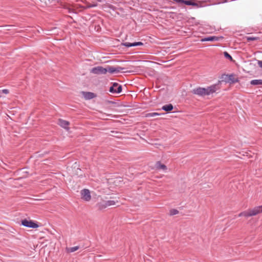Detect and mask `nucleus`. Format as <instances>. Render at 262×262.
Wrapping results in <instances>:
<instances>
[{
  "label": "nucleus",
  "instance_id": "obj_9",
  "mask_svg": "<svg viewBox=\"0 0 262 262\" xmlns=\"http://www.w3.org/2000/svg\"><path fill=\"white\" fill-rule=\"evenodd\" d=\"M219 40V37L212 36H208L206 37L203 38L201 39V41L204 42V41H218Z\"/></svg>",
  "mask_w": 262,
  "mask_h": 262
},
{
  "label": "nucleus",
  "instance_id": "obj_15",
  "mask_svg": "<svg viewBox=\"0 0 262 262\" xmlns=\"http://www.w3.org/2000/svg\"><path fill=\"white\" fill-rule=\"evenodd\" d=\"M221 81H219V83L217 84H219V83H220L221 81H224L226 83H229V80H228V74H222L221 77H220Z\"/></svg>",
  "mask_w": 262,
  "mask_h": 262
},
{
  "label": "nucleus",
  "instance_id": "obj_10",
  "mask_svg": "<svg viewBox=\"0 0 262 262\" xmlns=\"http://www.w3.org/2000/svg\"><path fill=\"white\" fill-rule=\"evenodd\" d=\"M58 124L63 128H68L69 125V122L62 119H59Z\"/></svg>",
  "mask_w": 262,
  "mask_h": 262
},
{
  "label": "nucleus",
  "instance_id": "obj_21",
  "mask_svg": "<svg viewBox=\"0 0 262 262\" xmlns=\"http://www.w3.org/2000/svg\"><path fill=\"white\" fill-rule=\"evenodd\" d=\"M248 41L250 42L253 40H256L259 39L258 37H252V36H248L246 37Z\"/></svg>",
  "mask_w": 262,
  "mask_h": 262
},
{
  "label": "nucleus",
  "instance_id": "obj_12",
  "mask_svg": "<svg viewBox=\"0 0 262 262\" xmlns=\"http://www.w3.org/2000/svg\"><path fill=\"white\" fill-rule=\"evenodd\" d=\"M156 167L157 169H162L165 170L167 169L166 166L163 164H162L160 161H158L156 164Z\"/></svg>",
  "mask_w": 262,
  "mask_h": 262
},
{
  "label": "nucleus",
  "instance_id": "obj_7",
  "mask_svg": "<svg viewBox=\"0 0 262 262\" xmlns=\"http://www.w3.org/2000/svg\"><path fill=\"white\" fill-rule=\"evenodd\" d=\"M121 45L125 46L126 47H127V48H129V47H136V46H142V45H143V43L140 41L134 42L133 43L125 42H122L121 43Z\"/></svg>",
  "mask_w": 262,
  "mask_h": 262
},
{
  "label": "nucleus",
  "instance_id": "obj_24",
  "mask_svg": "<svg viewBox=\"0 0 262 262\" xmlns=\"http://www.w3.org/2000/svg\"><path fill=\"white\" fill-rule=\"evenodd\" d=\"M179 213V211L178 210L173 209L170 210V215H173L177 214Z\"/></svg>",
  "mask_w": 262,
  "mask_h": 262
},
{
  "label": "nucleus",
  "instance_id": "obj_28",
  "mask_svg": "<svg viewBox=\"0 0 262 262\" xmlns=\"http://www.w3.org/2000/svg\"><path fill=\"white\" fill-rule=\"evenodd\" d=\"M258 64L260 68H262V60H261V61L259 60V61H258Z\"/></svg>",
  "mask_w": 262,
  "mask_h": 262
},
{
  "label": "nucleus",
  "instance_id": "obj_20",
  "mask_svg": "<svg viewBox=\"0 0 262 262\" xmlns=\"http://www.w3.org/2000/svg\"><path fill=\"white\" fill-rule=\"evenodd\" d=\"M79 249L78 246H74L68 249V251L70 253L74 252Z\"/></svg>",
  "mask_w": 262,
  "mask_h": 262
},
{
  "label": "nucleus",
  "instance_id": "obj_22",
  "mask_svg": "<svg viewBox=\"0 0 262 262\" xmlns=\"http://www.w3.org/2000/svg\"><path fill=\"white\" fill-rule=\"evenodd\" d=\"M160 114L157 113H149L146 115V117H154L157 116H159Z\"/></svg>",
  "mask_w": 262,
  "mask_h": 262
},
{
  "label": "nucleus",
  "instance_id": "obj_25",
  "mask_svg": "<svg viewBox=\"0 0 262 262\" xmlns=\"http://www.w3.org/2000/svg\"><path fill=\"white\" fill-rule=\"evenodd\" d=\"M116 68V73H119L122 70L125 69V68H122L121 67H119V66H117V67H115Z\"/></svg>",
  "mask_w": 262,
  "mask_h": 262
},
{
  "label": "nucleus",
  "instance_id": "obj_6",
  "mask_svg": "<svg viewBox=\"0 0 262 262\" xmlns=\"http://www.w3.org/2000/svg\"><path fill=\"white\" fill-rule=\"evenodd\" d=\"M250 216H254L257 214L262 212V205L256 206L252 209L249 210Z\"/></svg>",
  "mask_w": 262,
  "mask_h": 262
},
{
  "label": "nucleus",
  "instance_id": "obj_11",
  "mask_svg": "<svg viewBox=\"0 0 262 262\" xmlns=\"http://www.w3.org/2000/svg\"><path fill=\"white\" fill-rule=\"evenodd\" d=\"M228 80L229 83L231 84L237 83L239 81L237 78H234V75L233 74L228 75Z\"/></svg>",
  "mask_w": 262,
  "mask_h": 262
},
{
  "label": "nucleus",
  "instance_id": "obj_8",
  "mask_svg": "<svg viewBox=\"0 0 262 262\" xmlns=\"http://www.w3.org/2000/svg\"><path fill=\"white\" fill-rule=\"evenodd\" d=\"M83 96L86 100H91L96 97V95L92 92H82Z\"/></svg>",
  "mask_w": 262,
  "mask_h": 262
},
{
  "label": "nucleus",
  "instance_id": "obj_18",
  "mask_svg": "<svg viewBox=\"0 0 262 262\" xmlns=\"http://www.w3.org/2000/svg\"><path fill=\"white\" fill-rule=\"evenodd\" d=\"M238 216H245L246 217H250V213H249V210L241 212L238 214Z\"/></svg>",
  "mask_w": 262,
  "mask_h": 262
},
{
  "label": "nucleus",
  "instance_id": "obj_1",
  "mask_svg": "<svg viewBox=\"0 0 262 262\" xmlns=\"http://www.w3.org/2000/svg\"><path fill=\"white\" fill-rule=\"evenodd\" d=\"M219 89L220 86H219V84H214L207 86V88H196L192 90V93L194 95L203 97L212 94Z\"/></svg>",
  "mask_w": 262,
  "mask_h": 262
},
{
  "label": "nucleus",
  "instance_id": "obj_26",
  "mask_svg": "<svg viewBox=\"0 0 262 262\" xmlns=\"http://www.w3.org/2000/svg\"><path fill=\"white\" fill-rule=\"evenodd\" d=\"M9 92V90L8 89H3L2 90H0V94L2 93L5 94H7Z\"/></svg>",
  "mask_w": 262,
  "mask_h": 262
},
{
  "label": "nucleus",
  "instance_id": "obj_23",
  "mask_svg": "<svg viewBox=\"0 0 262 262\" xmlns=\"http://www.w3.org/2000/svg\"><path fill=\"white\" fill-rule=\"evenodd\" d=\"M224 56L226 58L230 60H232V56L227 52H224Z\"/></svg>",
  "mask_w": 262,
  "mask_h": 262
},
{
  "label": "nucleus",
  "instance_id": "obj_17",
  "mask_svg": "<svg viewBox=\"0 0 262 262\" xmlns=\"http://www.w3.org/2000/svg\"><path fill=\"white\" fill-rule=\"evenodd\" d=\"M106 73L107 72L111 74L116 73L115 67L107 66V67H106Z\"/></svg>",
  "mask_w": 262,
  "mask_h": 262
},
{
  "label": "nucleus",
  "instance_id": "obj_27",
  "mask_svg": "<svg viewBox=\"0 0 262 262\" xmlns=\"http://www.w3.org/2000/svg\"><path fill=\"white\" fill-rule=\"evenodd\" d=\"M97 4H90L89 5L87 6V8H93V7H95L97 6Z\"/></svg>",
  "mask_w": 262,
  "mask_h": 262
},
{
  "label": "nucleus",
  "instance_id": "obj_19",
  "mask_svg": "<svg viewBox=\"0 0 262 262\" xmlns=\"http://www.w3.org/2000/svg\"><path fill=\"white\" fill-rule=\"evenodd\" d=\"M105 202L107 207L116 204V202L114 200L105 201Z\"/></svg>",
  "mask_w": 262,
  "mask_h": 262
},
{
  "label": "nucleus",
  "instance_id": "obj_13",
  "mask_svg": "<svg viewBox=\"0 0 262 262\" xmlns=\"http://www.w3.org/2000/svg\"><path fill=\"white\" fill-rule=\"evenodd\" d=\"M96 207L99 210H102L103 209L106 208L107 207H106V205H105V201H102L101 202L98 203L96 204Z\"/></svg>",
  "mask_w": 262,
  "mask_h": 262
},
{
  "label": "nucleus",
  "instance_id": "obj_5",
  "mask_svg": "<svg viewBox=\"0 0 262 262\" xmlns=\"http://www.w3.org/2000/svg\"><path fill=\"white\" fill-rule=\"evenodd\" d=\"M81 199L86 201L89 202L91 199L90 191L88 189H83L80 191Z\"/></svg>",
  "mask_w": 262,
  "mask_h": 262
},
{
  "label": "nucleus",
  "instance_id": "obj_2",
  "mask_svg": "<svg viewBox=\"0 0 262 262\" xmlns=\"http://www.w3.org/2000/svg\"><path fill=\"white\" fill-rule=\"evenodd\" d=\"M90 72L96 75L105 74L106 73V68H103L102 66H97L93 68L91 70Z\"/></svg>",
  "mask_w": 262,
  "mask_h": 262
},
{
  "label": "nucleus",
  "instance_id": "obj_16",
  "mask_svg": "<svg viewBox=\"0 0 262 262\" xmlns=\"http://www.w3.org/2000/svg\"><path fill=\"white\" fill-rule=\"evenodd\" d=\"M250 84L253 85H262V79H254L250 81Z\"/></svg>",
  "mask_w": 262,
  "mask_h": 262
},
{
  "label": "nucleus",
  "instance_id": "obj_14",
  "mask_svg": "<svg viewBox=\"0 0 262 262\" xmlns=\"http://www.w3.org/2000/svg\"><path fill=\"white\" fill-rule=\"evenodd\" d=\"M173 108V106L171 104H169L167 105H163L162 107V110L165 112H170Z\"/></svg>",
  "mask_w": 262,
  "mask_h": 262
},
{
  "label": "nucleus",
  "instance_id": "obj_3",
  "mask_svg": "<svg viewBox=\"0 0 262 262\" xmlns=\"http://www.w3.org/2000/svg\"><path fill=\"white\" fill-rule=\"evenodd\" d=\"M122 85L117 82L113 83L112 86L110 88L109 91L113 94H119L122 92Z\"/></svg>",
  "mask_w": 262,
  "mask_h": 262
},
{
  "label": "nucleus",
  "instance_id": "obj_4",
  "mask_svg": "<svg viewBox=\"0 0 262 262\" xmlns=\"http://www.w3.org/2000/svg\"><path fill=\"white\" fill-rule=\"evenodd\" d=\"M21 224L26 227L31 228H37L39 227L38 225L32 221H28L27 219L23 220Z\"/></svg>",
  "mask_w": 262,
  "mask_h": 262
}]
</instances>
